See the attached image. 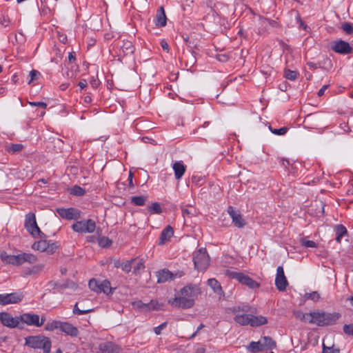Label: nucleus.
<instances>
[{"instance_id": "obj_55", "label": "nucleus", "mask_w": 353, "mask_h": 353, "mask_svg": "<svg viewBox=\"0 0 353 353\" xmlns=\"http://www.w3.org/2000/svg\"><path fill=\"white\" fill-rule=\"evenodd\" d=\"M28 103L32 105V106H38V107H41L43 109H46V107H47V104L44 102H41V101H37V102H28Z\"/></svg>"}, {"instance_id": "obj_40", "label": "nucleus", "mask_w": 353, "mask_h": 353, "mask_svg": "<svg viewBox=\"0 0 353 353\" xmlns=\"http://www.w3.org/2000/svg\"><path fill=\"white\" fill-rule=\"evenodd\" d=\"M304 299L305 300L311 299L313 301H317L320 299V294L316 291L306 292L304 295Z\"/></svg>"}, {"instance_id": "obj_39", "label": "nucleus", "mask_w": 353, "mask_h": 353, "mask_svg": "<svg viewBox=\"0 0 353 353\" xmlns=\"http://www.w3.org/2000/svg\"><path fill=\"white\" fill-rule=\"evenodd\" d=\"M298 72L291 70H284V77L289 80L294 81L297 78Z\"/></svg>"}, {"instance_id": "obj_42", "label": "nucleus", "mask_w": 353, "mask_h": 353, "mask_svg": "<svg viewBox=\"0 0 353 353\" xmlns=\"http://www.w3.org/2000/svg\"><path fill=\"white\" fill-rule=\"evenodd\" d=\"M192 182L197 187L203 185L204 183V179L201 176L193 175L192 176Z\"/></svg>"}, {"instance_id": "obj_50", "label": "nucleus", "mask_w": 353, "mask_h": 353, "mask_svg": "<svg viewBox=\"0 0 353 353\" xmlns=\"http://www.w3.org/2000/svg\"><path fill=\"white\" fill-rule=\"evenodd\" d=\"M0 23L3 27L7 28L10 26L11 21L8 17L3 16L0 20Z\"/></svg>"}, {"instance_id": "obj_51", "label": "nucleus", "mask_w": 353, "mask_h": 353, "mask_svg": "<svg viewBox=\"0 0 353 353\" xmlns=\"http://www.w3.org/2000/svg\"><path fill=\"white\" fill-rule=\"evenodd\" d=\"M207 283L209 287H221L218 281L215 279H208Z\"/></svg>"}, {"instance_id": "obj_35", "label": "nucleus", "mask_w": 353, "mask_h": 353, "mask_svg": "<svg viewBox=\"0 0 353 353\" xmlns=\"http://www.w3.org/2000/svg\"><path fill=\"white\" fill-rule=\"evenodd\" d=\"M148 210L151 214H159L162 212V209L160 204L157 202L152 203L151 205L148 207Z\"/></svg>"}, {"instance_id": "obj_62", "label": "nucleus", "mask_w": 353, "mask_h": 353, "mask_svg": "<svg viewBox=\"0 0 353 353\" xmlns=\"http://www.w3.org/2000/svg\"><path fill=\"white\" fill-rule=\"evenodd\" d=\"M307 65L311 70H316L318 68H321L320 66H318L316 63L313 62H307Z\"/></svg>"}, {"instance_id": "obj_58", "label": "nucleus", "mask_w": 353, "mask_h": 353, "mask_svg": "<svg viewBox=\"0 0 353 353\" xmlns=\"http://www.w3.org/2000/svg\"><path fill=\"white\" fill-rule=\"evenodd\" d=\"M160 45H161V47L162 48V49L163 50H165V51L168 52V50H169V46H168V43L164 39L161 41Z\"/></svg>"}, {"instance_id": "obj_12", "label": "nucleus", "mask_w": 353, "mask_h": 353, "mask_svg": "<svg viewBox=\"0 0 353 353\" xmlns=\"http://www.w3.org/2000/svg\"><path fill=\"white\" fill-rule=\"evenodd\" d=\"M332 50L340 54H349L353 52V48L350 43L342 39L334 41L331 47Z\"/></svg>"}, {"instance_id": "obj_61", "label": "nucleus", "mask_w": 353, "mask_h": 353, "mask_svg": "<svg viewBox=\"0 0 353 353\" xmlns=\"http://www.w3.org/2000/svg\"><path fill=\"white\" fill-rule=\"evenodd\" d=\"M96 287H110V282L108 280H104L101 284L97 285Z\"/></svg>"}, {"instance_id": "obj_41", "label": "nucleus", "mask_w": 353, "mask_h": 353, "mask_svg": "<svg viewBox=\"0 0 353 353\" xmlns=\"http://www.w3.org/2000/svg\"><path fill=\"white\" fill-rule=\"evenodd\" d=\"M270 130L276 135H284L288 130V128L283 127L279 129L272 128L271 125L269 126Z\"/></svg>"}, {"instance_id": "obj_29", "label": "nucleus", "mask_w": 353, "mask_h": 353, "mask_svg": "<svg viewBox=\"0 0 353 353\" xmlns=\"http://www.w3.org/2000/svg\"><path fill=\"white\" fill-rule=\"evenodd\" d=\"M148 199L146 196H136L130 199V203L136 206H143Z\"/></svg>"}, {"instance_id": "obj_10", "label": "nucleus", "mask_w": 353, "mask_h": 353, "mask_svg": "<svg viewBox=\"0 0 353 353\" xmlns=\"http://www.w3.org/2000/svg\"><path fill=\"white\" fill-rule=\"evenodd\" d=\"M74 231L80 233H92L95 230L96 223L92 219L77 221L72 225Z\"/></svg>"}, {"instance_id": "obj_6", "label": "nucleus", "mask_w": 353, "mask_h": 353, "mask_svg": "<svg viewBox=\"0 0 353 353\" xmlns=\"http://www.w3.org/2000/svg\"><path fill=\"white\" fill-rule=\"evenodd\" d=\"M24 228L34 238L45 236L37 225L34 213L30 212L26 215Z\"/></svg>"}, {"instance_id": "obj_17", "label": "nucleus", "mask_w": 353, "mask_h": 353, "mask_svg": "<svg viewBox=\"0 0 353 353\" xmlns=\"http://www.w3.org/2000/svg\"><path fill=\"white\" fill-rule=\"evenodd\" d=\"M97 353H119L121 347L111 341H103L99 344Z\"/></svg>"}, {"instance_id": "obj_19", "label": "nucleus", "mask_w": 353, "mask_h": 353, "mask_svg": "<svg viewBox=\"0 0 353 353\" xmlns=\"http://www.w3.org/2000/svg\"><path fill=\"white\" fill-rule=\"evenodd\" d=\"M275 285L276 287H287L288 285V282L282 266H279L276 269Z\"/></svg>"}, {"instance_id": "obj_34", "label": "nucleus", "mask_w": 353, "mask_h": 353, "mask_svg": "<svg viewBox=\"0 0 353 353\" xmlns=\"http://www.w3.org/2000/svg\"><path fill=\"white\" fill-rule=\"evenodd\" d=\"M85 189L79 185H74L70 190V194L74 196H81L85 194Z\"/></svg>"}, {"instance_id": "obj_23", "label": "nucleus", "mask_w": 353, "mask_h": 353, "mask_svg": "<svg viewBox=\"0 0 353 353\" xmlns=\"http://www.w3.org/2000/svg\"><path fill=\"white\" fill-rule=\"evenodd\" d=\"M61 330L72 337L77 336L79 333L76 327L67 322H63Z\"/></svg>"}, {"instance_id": "obj_2", "label": "nucleus", "mask_w": 353, "mask_h": 353, "mask_svg": "<svg viewBox=\"0 0 353 353\" xmlns=\"http://www.w3.org/2000/svg\"><path fill=\"white\" fill-rule=\"evenodd\" d=\"M309 323L318 326L332 325L340 318L339 313H326L323 311L315 310L309 312Z\"/></svg>"}, {"instance_id": "obj_22", "label": "nucleus", "mask_w": 353, "mask_h": 353, "mask_svg": "<svg viewBox=\"0 0 353 353\" xmlns=\"http://www.w3.org/2000/svg\"><path fill=\"white\" fill-rule=\"evenodd\" d=\"M167 17L163 6L159 8L156 14L155 25L158 27H164L166 25Z\"/></svg>"}, {"instance_id": "obj_49", "label": "nucleus", "mask_w": 353, "mask_h": 353, "mask_svg": "<svg viewBox=\"0 0 353 353\" xmlns=\"http://www.w3.org/2000/svg\"><path fill=\"white\" fill-rule=\"evenodd\" d=\"M343 332L345 334L353 336V324L345 325Z\"/></svg>"}, {"instance_id": "obj_48", "label": "nucleus", "mask_w": 353, "mask_h": 353, "mask_svg": "<svg viewBox=\"0 0 353 353\" xmlns=\"http://www.w3.org/2000/svg\"><path fill=\"white\" fill-rule=\"evenodd\" d=\"M112 243V241L108 237H102L99 241V245L103 248L110 246Z\"/></svg>"}, {"instance_id": "obj_11", "label": "nucleus", "mask_w": 353, "mask_h": 353, "mask_svg": "<svg viewBox=\"0 0 353 353\" xmlns=\"http://www.w3.org/2000/svg\"><path fill=\"white\" fill-rule=\"evenodd\" d=\"M58 246L56 243L47 240H40L34 242L32 248L41 252H46L48 254H53L56 252Z\"/></svg>"}, {"instance_id": "obj_53", "label": "nucleus", "mask_w": 353, "mask_h": 353, "mask_svg": "<svg viewBox=\"0 0 353 353\" xmlns=\"http://www.w3.org/2000/svg\"><path fill=\"white\" fill-rule=\"evenodd\" d=\"M90 83L93 88H97L100 84V81L94 77H92L90 80Z\"/></svg>"}, {"instance_id": "obj_36", "label": "nucleus", "mask_w": 353, "mask_h": 353, "mask_svg": "<svg viewBox=\"0 0 353 353\" xmlns=\"http://www.w3.org/2000/svg\"><path fill=\"white\" fill-rule=\"evenodd\" d=\"M261 347L259 345V341L257 342L252 341L250 343V345L247 347V350L249 352H251L252 353H256L259 352H262V350H261Z\"/></svg>"}, {"instance_id": "obj_63", "label": "nucleus", "mask_w": 353, "mask_h": 353, "mask_svg": "<svg viewBox=\"0 0 353 353\" xmlns=\"http://www.w3.org/2000/svg\"><path fill=\"white\" fill-rule=\"evenodd\" d=\"M97 285H99L97 280L95 279H91L88 282L89 287H96Z\"/></svg>"}, {"instance_id": "obj_60", "label": "nucleus", "mask_w": 353, "mask_h": 353, "mask_svg": "<svg viewBox=\"0 0 353 353\" xmlns=\"http://www.w3.org/2000/svg\"><path fill=\"white\" fill-rule=\"evenodd\" d=\"M182 214H183V216L184 217L185 216H190V215L192 214V212H191V210H190L188 209L183 208L182 209Z\"/></svg>"}, {"instance_id": "obj_7", "label": "nucleus", "mask_w": 353, "mask_h": 353, "mask_svg": "<svg viewBox=\"0 0 353 353\" xmlns=\"http://www.w3.org/2000/svg\"><path fill=\"white\" fill-rule=\"evenodd\" d=\"M185 274L184 270L171 272L167 268L160 270L156 272L158 283H164L168 281H174L176 279L181 278Z\"/></svg>"}, {"instance_id": "obj_21", "label": "nucleus", "mask_w": 353, "mask_h": 353, "mask_svg": "<svg viewBox=\"0 0 353 353\" xmlns=\"http://www.w3.org/2000/svg\"><path fill=\"white\" fill-rule=\"evenodd\" d=\"M172 169L174 172V176L176 180H180L186 170V166L182 161H176L172 164Z\"/></svg>"}, {"instance_id": "obj_32", "label": "nucleus", "mask_w": 353, "mask_h": 353, "mask_svg": "<svg viewBox=\"0 0 353 353\" xmlns=\"http://www.w3.org/2000/svg\"><path fill=\"white\" fill-rule=\"evenodd\" d=\"M293 314L296 319L300 320L301 321L309 323V313H304L301 310H294L293 312Z\"/></svg>"}, {"instance_id": "obj_18", "label": "nucleus", "mask_w": 353, "mask_h": 353, "mask_svg": "<svg viewBox=\"0 0 353 353\" xmlns=\"http://www.w3.org/2000/svg\"><path fill=\"white\" fill-rule=\"evenodd\" d=\"M228 212L232 219V222L235 226L242 228L245 225V221L242 218L241 215L238 212L235 211L233 207H228Z\"/></svg>"}, {"instance_id": "obj_3", "label": "nucleus", "mask_w": 353, "mask_h": 353, "mask_svg": "<svg viewBox=\"0 0 353 353\" xmlns=\"http://www.w3.org/2000/svg\"><path fill=\"white\" fill-rule=\"evenodd\" d=\"M228 314L234 315V320L241 325H250L251 314H246L251 311V308L248 305H234L227 307L225 310Z\"/></svg>"}, {"instance_id": "obj_38", "label": "nucleus", "mask_w": 353, "mask_h": 353, "mask_svg": "<svg viewBox=\"0 0 353 353\" xmlns=\"http://www.w3.org/2000/svg\"><path fill=\"white\" fill-rule=\"evenodd\" d=\"M134 273L138 274L145 268L144 261L141 259L136 260V263L132 265Z\"/></svg>"}, {"instance_id": "obj_1", "label": "nucleus", "mask_w": 353, "mask_h": 353, "mask_svg": "<svg viewBox=\"0 0 353 353\" xmlns=\"http://www.w3.org/2000/svg\"><path fill=\"white\" fill-rule=\"evenodd\" d=\"M194 290V288H180L177 290L175 288L174 293L168 297V303L174 307L190 308L194 305L196 296Z\"/></svg>"}, {"instance_id": "obj_5", "label": "nucleus", "mask_w": 353, "mask_h": 353, "mask_svg": "<svg viewBox=\"0 0 353 353\" xmlns=\"http://www.w3.org/2000/svg\"><path fill=\"white\" fill-rule=\"evenodd\" d=\"M25 345L34 349H42L44 353H49L51 348L50 340L41 335L26 337Z\"/></svg>"}, {"instance_id": "obj_27", "label": "nucleus", "mask_w": 353, "mask_h": 353, "mask_svg": "<svg viewBox=\"0 0 353 353\" xmlns=\"http://www.w3.org/2000/svg\"><path fill=\"white\" fill-rule=\"evenodd\" d=\"M120 48L123 54V56L132 54L134 51V46L130 41H123V44L120 46Z\"/></svg>"}, {"instance_id": "obj_43", "label": "nucleus", "mask_w": 353, "mask_h": 353, "mask_svg": "<svg viewBox=\"0 0 353 353\" xmlns=\"http://www.w3.org/2000/svg\"><path fill=\"white\" fill-rule=\"evenodd\" d=\"M114 288H93L97 294L103 293L107 296L112 294Z\"/></svg>"}, {"instance_id": "obj_4", "label": "nucleus", "mask_w": 353, "mask_h": 353, "mask_svg": "<svg viewBox=\"0 0 353 353\" xmlns=\"http://www.w3.org/2000/svg\"><path fill=\"white\" fill-rule=\"evenodd\" d=\"M1 259L3 262L13 265H21L24 263H34L37 261L36 256L31 253H21L17 255H8L6 253L1 254Z\"/></svg>"}, {"instance_id": "obj_47", "label": "nucleus", "mask_w": 353, "mask_h": 353, "mask_svg": "<svg viewBox=\"0 0 353 353\" xmlns=\"http://www.w3.org/2000/svg\"><path fill=\"white\" fill-rule=\"evenodd\" d=\"M341 28L348 34L353 33V25L350 23L345 22L343 23Z\"/></svg>"}, {"instance_id": "obj_15", "label": "nucleus", "mask_w": 353, "mask_h": 353, "mask_svg": "<svg viewBox=\"0 0 353 353\" xmlns=\"http://www.w3.org/2000/svg\"><path fill=\"white\" fill-rule=\"evenodd\" d=\"M23 298L21 292H14L9 294H0V304L8 305L14 304L20 302Z\"/></svg>"}, {"instance_id": "obj_13", "label": "nucleus", "mask_w": 353, "mask_h": 353, "mask_svg": "<svg viewBox=\"0 0 353 353\" xmlns=\"http://www.w3.org/2000/svg\"><path fill=\"white\" fill-rule=\"evenodd\" d=\"M0 322L6 327L10 328H20L19 316H12L8 312H0Z\"/></svg>"}, {"instance_id": "obj_37", "label": "nucleus", "mask_w": 353, "mask_h": 353, "mask_svg": "<svg viewBox=\"0 0 353 353\" xmlns=\"http://www.w3.org/2000/svg\"><path fill=\"white\" fill-rule=\"evenodd\" d=\"M24 146L20 143H12L8 148V151L10 153H16L21 151Z\"/></svg>"}, {"instance_id": "obj_56", "label": "nucleus", "mask_w": 353, "mask_h": 353, "mask_svg": "<svg viewBox=\"0 0 353 353\" xmlns=\"http://www.w3.org/2000/svg\"><path fill=\"white\" fill-rule=\"evenodd\" d=\"M128 181L129 188H134V185L133 183V173L132 172H130V173H129Z\"/></svg>"}, {"instance_id": "obj_44", "label": "nucleus", "mask_w": 353, "mask_h": 353, "mask_svg": "<svg viewBox=\"0 0 353 353\" xmlns=\"http://www.w3.org/2000/svg\"><path fill=\"white\" fill-rule=\"evenodd\" d=\"M40 75H41V74L39 71H37L36 70H32L29 74L30 79L28 81V84H30L34 81L37 80Z\"/></svg>"}, {"instance_id": "obj_46", "label": "nucleus", "mask_w": 353, "mask_h": 353, "mask_svg": "<svg viewBox=\"0 0 353 353\" xmlns=\"http://www.w3.org/2000/svg\"><path fill=\"white\" fill-rule=\"evenodd\" d=\"M340 350L339 348H334V347H328L323 343V352L322 353H339Z\"/></svg>"}, {"instance_id": "obj_24", "label": "nucleus", "mask_w": 353, "mask_h": 353, "mask_svg": "<svg viewBox=\"0 0 353 353\" xmlns=\"http://www.w3.org/2000/svg\"><path fill=\"white\" fill-rule=\"evenodd\" d=\"M259 345H261L263 351L272 350L276 347L275 342L269 336H263L259 340Z\"/></svg>"}, {"instance_id": "obj_33", "label": "nucleus", "mask_w": 353, "mask_h": 353, "mask_svg": "<svg viewBox=\"0 0 353 353\" xmlns=\"http://www.w3.org/2000/svg\"><path fill=\"white\" fill-rule=\"evenodd\" d=\"M136 263V259H131L130 261H127L123 263H121L120 265H116L115 266L117 268H121L123 271L125 272H130L131 269L132 268V265Z\"/></svg>"}, {"instance_id": "obj_14", "label": "nucleus", "mask_w": 353, "mask_h": 353, "mask_svg": "<svg viewBox=\"0 0 353 353\" xmlns=\"http://www.w3.org/2000/svg\"><path fill=\"white\" fill-rule=\"evenodd\" d=\"M19 319L20 329H22L25 324L28 326L41 327V323H39V316L37 314L23 313L19 315Z\"/></svg>"}, {"instance_id": "obj_59", "label": "nucleus", "mask_w": 353, "mask_h": 353, "mask_svg": "<svg viewBox=\"0 0 353 353\" xmlns=\"http://www.w3.org/2000/svg\"><path fill=\"white\" fill-rule=\"evenodd\" d=\"M88 83L85 79H81L79 83H78V85L80 87L81 90L84 89L87 87Z\"/></svg>"}, {"instance_id": "obj_28", "label": "nucleus", "mask_w": 353, "mask_h": 353, "mask_svg": "<svg viewBox=\"0 0 353 353\" xmlns=\"http://www.w3.org/2000/svg\"><path fill=\"white\" fill-rule=\"evenodd\" d=\"M334 232L336 233L335 240L338 243H341L342 237L347 233L346 228L342 224L336 225L334 227Z\"/></svg>"}, {"instance_id": "obj_25", "label": "nucleus", "mask_w": 353, "mask_h": 353, "mask_svg": "<svg viewBox=\"0 0 353 353\" xmlns=\"http://www.w3.org/2000/svg\"><path fill=\"white\" fill-rule=\"evenodd\" d=\"M250 318V325L252 327L260 326L268 323L267 318L263 316H254L251 314Z\"/></svg>"}, {"instance_id": "obj_26", "label": "nucleus", "mask_w": 353, "mask_h": 353, "mask_svg": "<svg viewBox=\"0 0 353 353\" xmlns=\"http://www.w3.org/2000/svg\"><path fill=\"white\" fill-rule=\"evenodd\" d=\"M212 290L214 294V297L217 298L219 300H228L232 295L231 290L225 292L223 291V288H212Z\"/></svg>"}, {"instance_id": "obj_8", "label": "nucleus", "mask_w": 353, "mask_h": 353, "mask_svg": "<svg viewBox=\"0 0 353 353\" xmlns=\"http://www.w3.org/2000/svg\"><path fill=\"white\" fill-rule=\"evenodd\" d=\"M226 275L230 279L237 281L241 285L247 287H259V284L256 281L243 272L227 270Z\"/></svg>"}, {"instance_id": "obj_31", "label": "nucleus", "mask_w": 353, "mask_h": 353, "mask_svg": "<svg viewBox=\"0 0 353 353\" xmlns=\"http://www.w3.org/2000/svg\"><path fill=\"white\" fill-rule=\"evenodd\" d=\"M79 303H76V304L74 306L73 313L74 314L82 315L93 311L92 308L85 307L84 306H81L82 308L80 309L79 307Z\"/></svg>"}, {"instance_id": "obj_9", "label": "nucleus", "mask_w": 353, "mask_h": 353, "mask_svg": "<svg viewBox=\"0 0 353 353\" xmlns=\"http://www.w3.org/2000/svg\"><path fill=\"white\" fill-rule=\"evenodd\" d=\"M194 267L196 270H205L209 264V257L207 251L204 248L199 249L193 256Z\"/></svg>"}, {"instance_id": "obj_45", "label": "nucleus", "mask_w": 353, "mask_h": 353, "mask_svg": "<svg viewBox=\"0 0 353 353\" xmlns=\"http://www.w3.org/2000/svg\"><path fill=\"white\" fill-rule=\"evenodd\" d=\"M301 243L303 246H304L305 248H316L317 247V244L314 241H310V240H307L305 239H302L301 240Z\"/></svg>"}, {"instance_id": "obj_54", "label": "nucleus", "mask_w": 353, "mask_h": 353, "mask_svg": "<svg viewBox=\"0 0 353 353\" xmlns=\"http://www.w3.org/2000/svg\"><path fill=\"white\" fill-rule=\"evenodd\" d=\"M317 119L318 114L316 113L310 114L305 117L304 122L313 121L316 120Z\"/></svg>"}, {"instance_id": "obj_64", "label": "nucleus", "mask_w": 353, "mask_h": 353, "mask_svg": "<svg viewBox=\"0 0 353 353\" xmlns=\"http://www.w3.org/2000/svg\"><path fill=\"white\" fill-rule=\"evenodd\" d=\"M68 60L70 62H74L76 60L74 52H70L68 54Z\"/></svg>"}, {"instance_id": "obj_30", "label": "nucleus", "mask_w": 353, "mask_h": 353, "mask_svg": "<svg viewBox=\"0 0 353 353\" xmlns=\"http://www.w3.org/2000/svg\"><path fill=\"white\" fill-rule=\"evenodd\" d=\"M63 322L59 321H52L46 324L45 330L46 331H53L57 329H61Z\"/></svg>"}, {"instance_id": "obj_20", "label": "nucleus", "mask_w": 353, "mask_h": 353, "mask_svg": "<svg viewBox=\"0 0 353 353\" xmlns=\"http://www.w3.org/2000/svg\"><path fill=\"white\" fill-rule=\"evenodd\" d=\"M173 235V228L170 225H167L161 232L159 239V245H161L165 244L167 241H170Z\"/></svg>"}, {"instance_id": "obj_52", "label": "nucleus", "mask_w": 353, "mask_h": 353, "mask_svg": "<svg viewBox=\"0 0 353 353\" xmlns=\"http://www.w3.org/2000/svg\"><path fill=\"white\" fill-rule=\"evenodd\" d=\"M167 323L164 322L161 323L160 325L154 328V331L156 334L159 335L161 334V331L166 327Z\"/></svg>"}, {"instance_id": "obj_57", "label": "nucleus", "mask_w": 353, "mask_h": 353, "mask_svg": "<svg viewBox=\"0 0 353 353\" xmlns=\"http://www.w3.org/2000/svg\"><path fill=\"white\" fill-rule=\"evenodd\" d=\"M330 87V85H324L318 92L317 95L319 97H322L325 91Z\"/></svg>"}, {"instance_id": "obj_16", "label": "nucleus", "mask_w": 353, "mask_h": 353, "mask_svg": "<svg viewBox=\"0 0 353 353\" xmlns=\"http://www.w3.org/2000/svg\"><path fill=\"white\" fill-rule=\"evenodd\" d=\"M57 214L62 218L66 220H77L80 218L81 212L74 208H57Z\"/></svg>"}]
</instances>
